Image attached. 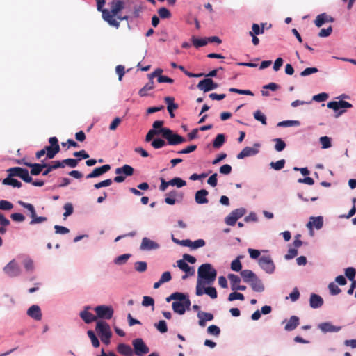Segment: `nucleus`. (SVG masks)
<instances>
[{
  "instance_id": "1",
  "label": "nucleus",
  "mask_w": 356,
  "mask_h": 356,
  "mask_svg": "<svg viewBox=\"0 0 356 356\" xmlns=\"http://www.w3.org/2000/svg\"><path fill=\"white\" fill-rule=\"evenodd\" d=\"M111 9L102 10V18L110 26L116 29L120 27V22L115 19V16L124 9V3L122 0H112L110 3Z\"/></svg>"
},
{
  "instance_id": "2",
  "label": "nucleus",
  "mask_w": 356,
  "mask_h": 356,
  "mask_svg": "<svg viewBox=\"0 0 356 356\" xmlns=\"http://www.w3.org/2000/svg\"><path fill=\"white\" fill-rule=\"evenodd\" d=\"M198 277L205 280L207 284H211L216 277L217 272L210 264H202L197 270Z\"/></svg>"
},
{
  "instance_id": "3",
  "label": "nucleus",
  "mask_w": 356,
  "mask_h": 356,
  "mask_svg": "<svg viewBox=\"0 0 356 356\" xmlns=\"http://www.w3.org/2000/svg\"><path fill=\"white\" fill-rule=\"evenodd\" d=\"M162 136L168 140L170 145H177L186 141L181 136L175 134L168 128H161Z\"/></svg>"
},
{
  "instance_id": "4",
  "label": "nucleus",
  "mask_w": 356,
  "mask_h": 356,
  "mask_svg": "<svg viewBox=\"0 0 356 356\" xmlns=\"http://www.w3.org/2000/svg\"><path fill=\"white\" fill-rule=\"evenodd\" d=\"M7 172L10 177H18L25 182H32V177L29 175V171L26 168L14 167L8 169Z\"/></svg>"
},
{
  "instance_id": "5",
  "label": "nucleus",
  "mask_w": 356,
  "mask_h": 356,
  "mask_svg": "<svg viewBox=\"0 0 356 356\" xmlns=\"http://www.w3.org/2000/svg\"><path fill=\"white\" fill-rule=\"evenodd\" d=\"M246 213L245 208L241 207L233 210L226 218L225 222L227 225L234 226L237 220Z\"/></svg>"
},
{
  "instance_id": "6",
  "label": "nucleus",
  "mask_w": 356,
  "mask_h": 356,
  "mask_svg": "<svg viewBox=\"0 0 356 356\" xmlns=\"http://www.w3.org/2000/svg\"><path fill=\"white\" fill-rule=\"evenodd\" d=\"M134 353L138 356H143L149 352V348L140 338H137L132 341Z\"/></svg>"
},
{
  "instance_id": "7",
  "label": "nucleus",
  "mask_w": 356,
  "mask_h": 356,
  "mask_svg": "<svg viewBox=\"0 0 356 356\" xmlns=\"http://www.w3.org/2000/svg\"><path fill=\"white\" fill-rule=\"evenodd\" d=\"M97 314V318L111 319L113 315V309L111 306L99 305L95 308Z\"/></svg>"
},
{
  "instance_id": "8",
  "label": "nucleus",
  "mask_w": 356,
  "mask_h": 356,
  "mask_svg": "<svg viewBox=\"0 0 356 356\" xmlns=\"http://www.w3.org/2000/svg\"><path fill=\"white\" fill-rule=\"evenodd\" d=\"M3 271L9 277H17L21 274L22 270L17 262L13 259L4 268Z\"/></svg>"
},
{
  "instance_id": "9",
  "label": "nucleus",
  "mask_w": 356,
  "mask_h": 356,
  "mask_svg": "<svg viewBox=\"0 0 356 356\" xmlns=\"http://www.w3.org/2000/svg\"><path fill=\"white\" fill-rule=\"evenodd\" d=\"M259 265L267 273L271 274L275 271V266L270 256H263L259 259Z\"/></svg>"
},
{
  "instance_id": "10",
  "label": "nucleus",
  "mask_w": 356,
  "mask_h": 356,
  "mask_svg": "<svg viewBox=\"0 0 356 356\" xmlns=\"http://www.w3.org/2000/svg\"><path fill=\"white\" fill-rule=\"evenodd\" d=\"M165 202L170 205H174L176 202H181L184 198L183 193L172 190L165 195Z\"/></svg>"
},
{
  "instance_id": "11",
  "label": "nucleus",
  "mask_w": 356,
  "mask_h": 356,
  "mask_svg": "<svg viewBox=\"0 0 356 356\" xmlns=\"http://www.w3.org/2000/svg\"><path fill=\"white\" fill-rule=\"evenodd\" d=\"M97 334L102 337H111L112 332L110 329L109 325L105 321H98L95 328Z\"/></svg>"
},
{
  "instance_id": "12",
  "label": "nucleus",
  "mask_w": 356,
  "mask_h": 356,
  "mask_svg": "<svg viewBox=\"0 0 356 356\" xmlns=\"http://www.w3.org/2000/svg\"><path fill=\"white\" fill-rule=\"evenodd\" d=\"M197 86L200 90L206 92L216 89L218 87V84L214 83L211 79L207 78L200 81Z\"/></svg>"
},
{
  "instance_id": "13",
  "label": "nucleus",
  "mask_w": 356,
  "mask_h": 356,
  "mask_svg": "<svg viewBox=\"0 0 356 356\" xmlns=\"http://www.w3.org/2000/svg\"><path fill=\"white\" fill-rule=\"evenodd\" d=\"M191 306V300H187L183 302H173L172 307L175 313L182 315L185 313L186 310H189Z\"/></svg>"
},
{
  "instance_id": "14",
  "label": "nucleus",
  "mask_w": 356,
  "mask_h": 356,
  "mask_svg": "<svg viewBox=\"0 0 356 356\" xmlns=\"http://www.w3.org/2000/svg\"><path fill=\"white\" fill-rule=\"evenodd\" d=\"M159 247L160 245L158 243L149 239V238L144 237L142 239L140 248L141 250L150 251L157 250Z\"/></svg>"
},
{
  "instance_id": "15",
  "label": "nucleus",
  "mask_w": 356,
  "mask_h": 356,
  "mask_svg": "<svg viewBox=\"0 0 356 356\" xmlns=\"http://www.w3.org/2000/svg\"><path fill=\"white\" fill-rule=\"evenodd\" d=\"M177 266L184 273H186V275L182 276V279L185 280L188 276H192L195 274V269L193 267H191L188 265V264L184 261V260H178L177 261Z\"/></svg>"
},
{
  "instance_id": "16",
  "label": "nucleus",
  "mask_w": 356,
  "mask_h": 356,
  "mask_svg": "<svg viewBox=\"0 0 356 356\" xmlns=\"http://www.w3.org/2000/svg\"><path fill=\"white\" fill-rule=\"evenodd\" d=\"M352 106H353L351 104H350L348 102L343 101V100H341L339 102L332 101V102H328V104H327V107L329 108L333 109L334 111H338L340 108H351Z\"/></svg>"
},
{
  "instance_id": "17",
  "label": "nucleus",
  "mask_w": 356,
  "mask_h": 356,
  "mask_svg": "<svg viewBox=\"0 0 356 356\" xmlns=\"http://www.w3.org/2000/svg\"><path fill=\"white\" fill-rule=\"evenodd\" d=\"M209 192L206 189L197 191L195 195V200L199 204H207L209 202L207 195Z\"/></svg>"
},
{
  "instance_id": "18",
  "label": "nucleus",
  "mask_w": 356,
  "mask_h": 356,
  "mask_svg": "<svg viewBox=\"0 0 356 356\" xmlns=\"http://www.w3.org/2000/svg\"><path fill=\"white\" fill-rule=\"evenodd\" d=\"M111 169V166L108 164L104 165L101 167L96 168L93 171L86 176L87 179L94 178L102 175L104 173L107 172Z\"/></svg>"
},
{
  "instance_id": "19",
  "label": "nucleus",
  "mask_w": 356,
  "mask_h": 356,
  "mask_svg": "<svg viewBox=\"0 0 356 356\" xmlns=\"http://www.w3.org/2000/svg\"><path fill=\"white\" fill-rule=\"evenodd\" d=\"M259 152V149L255 147H245L243 150L236 156L238 159H243L248 156L256 155Z\"/></svg>"
},
{
  "instance_id": "20",
  "label": "nucleus",
  "mask_w": 356,
  "mask_h": 356,
  "mask_svg": "<svg viewBox=\"0 0 356 356\" xmlns=\"http://www.w3.org/2000/svg\"><path fill=\"white\" fill-rule=\"evenodd\" d=\"M27 314L32 318L40 321L42 318V313L39 306L32 305L27 311Z\"/></svg>"
},
{
  "instance_id": "21",
  "label": "nucleus",
  "mask_w": 356,
  "mask_h": 356,
  "mask_svg": "<svg viewBox=\"0 0 356 356\" xmlns=\"http://www.w3.org/2000/svg\"><path fill=\"white\" fill-rule=\"evenodd\" d=\"M310 307L316 309L321 307L323 304V298L317 294L312 293L309 299Z\"/></svg>"
},
{
  "instance_id": "22",
  "label": "nucleus",
  "mask_w": 356,
  "mask_h": 356,
  "mask_svg": "<svg viewBox=\"0 0 356 356\" xmlns=\"http://www.w3.org/2000/svg\"><path fill=\"white\" fill-rule=\"evenodd\" d=\"M318 328L323 332H336L341 330V327H337L332 325L330 323L326 322L318 325Z\"/></svg>"
},
{
  "instance_id": "23",
  "label": "nucleus",
  "mask_w": 356,
  "mask_h": 356,
  "mask_svg": "<svg viewBox=\"0 0 356 356\" xmlns=\"http://www.w3.org/2000/svg\"><path fill=\"white\" fill-rule=\"evenodd\" d=\"M249 284L252 289L256 292H263L265 289L264 284L257 276H256Z\"/></svg>"
},
{
  "instance_id": "24",
  "label": "nucleus",
  "mask_w": 356,
  "mask_h": 356,
  "mask_svg": "<svg viewBox=\"0 0 356 356\" xmlns=\"http://www.w3.org/2000/svg\"><path fill=\"white\" fill-rule=\"evenodd\" d=\"M118 352L124 356H131L134 354V350L130 346L125 343H120L117 347Z\"/></svg>"
},
{
  "instance_id": "25",
  "label": "nucleus",
  "mask_w": 356,
  "mask_h": 356,
  "mask_svg": "<svg viewBox=\"0 0 356 356\" xmlns=\"http://www.w3.org/2000/svg\"><path fill=\"white\" fill-rule=\"evenodd\" d=\"M89 307H86L84 310L80 312V316L86 323H90L97 319V316H94L92 313L89 312L87 309Z\"/></svg>"
},
{
  "instance_id": "26",
  "label": "nucleus",
  "mask_w": 356,
  "mask_h": 356,
  "mask_svg": "<svg viewBox=\"0 0 356 356\" xmlns=\"http://www.w3.org/2000/svg\"><path fill=\"white\" fill-rule=\"evenodd\" d=\"M134 168L127 164L124 165L122 167L116 168L115 171L117 175L124 174L125 176H131L134 174Z\"/></svg>"
},
{
  "instance_id": "27",
  "label": "nucleus",
  "mask_w": 356,
  "mask_h": 356,
  "mask_svg": "<svg viewBox=\"0 0 356 356\" xmlns=\"http://www.w3.org/2000/svg\"><path fill=\"white\" fill-rule=\"evenodd\" d=\"M299 325V318L296 316H292L286 323L284 329L286 331H292L295 330Z\"/></svg>"
},
{
  "instance_id": "28",
  "label": "nucleus",
  "mask_w": 356,
  "mask_h": 356,
  "mask_svg": "<svg viewBox=\"0 0 356 356\" xmlns=\"http://www.w3.org/2000/svg\"><path fill=\"white\" fill-rule=\"evenodd\" d=\"M26 166L31 168L30 173L31 175H34V176L40 175L42 172L43 169L45 167L44 163H31L30 164H26Z\"/></svg>"
},
{
  "instance_id": "29",
  "label": "nucleus",
  "mask_w": 356,
  "mask_h": 356,
  "mask_svg": "<svg viewBox=\"0 0 356 356\" xmlns=\"http://www.w3.org/2000/svg\"><path fill=\"white\" fill-rule=\"evenodd\" d=\"M327 22H333V19L326 13H322L316 17L314 23L316 26L321 27L323 24Z\"/></svg>"
},
{
  "instance_id": "30",
  "label": "nucleus",
  "mask_w": 356,
  "mask_h": 356,
  "mask_svg": "<svg viewBox=\"0 0 356 356\" xmlns=\"http://www.w3.org/2000/svg\"><path fill=\"white\" fill-rule=\"evenodd\" d=\"M323 217H311L310 221L307 223V226L308 227H312V226L315 227L317 229H321L323 227Z\"/></svg>"
},
{
  "instance_id": "31",
  "label": "nucleus",
  "mask_w": 356,
  "mask_h": 356,
  "mask_svg": "<svg viewBox=\"0 0 356 356\" xmlns=\"http://www.w3.org/2000/svg\"><path fill=\"white\" fill-rule=\"evenodd\" d=\"M45 165V170L42 172V175L46 176L53 170L57 169L58 168H61L62 165L60 163V161H55L51 163V164L44 163Z\"/></svg>"
},
{
  "instance_id": "32",
  "label": "nucleus",
  "mask_w": 356,
  "mask_h": 356,
  "mask_svg": "<svg viewBox=\"0 0 356 356\" xmlns=\"http://www.w3.org/2000/svg\"><path fill=\"white\" fill-rule=\"evenodd\" d=\"M241 275L243 281L250 284L252 280L257 276L256 274L250 270H243L241 271Z\"/></svg>"
},
{
  "instance_id": "33",
  "label": "nucleus",
  "mask_w": 356,
  "mask_h": 356,
  "mask_svg": "<svg viewBox=\"0 0 356 356\" xmlns=\"http://www.w3.org/2000/svg\"><path fill=\"white\" fill-rule=\"evenodd\" d=\"M13 177H10V175H8V176L3 180L2 184L4 185L12 186L15 188H21L22 185V183Z\"/></svg>"
},
{
  "instance_id": "34",
  "label": "nucleus",
  "mask_w": 356,
  "mask_h": 356,
  "mask_svg": "<svg viewBox=\"0 0 356 356\" xmlns=\"http://www.w3.org/2000/svg\"><path fill=\"white\" fill-rule=\"evenodd\" d=\"M46 155L47 159H53L60 150V147L46 146Z\"/></svg>"
},
{
  "instance_id": "35",
  "label": "nucleus",
  "mask_w": 356,
  "mask_h": 356,
  "mask_svg": "<svg viewBox=\"0 0 356 356\" xmlns=\"http://www.w3.org/2000/svg\"><path fill=\"white\" fill-rule=\"evenodd\" d=\"M80 160L81 159H66L63 161H60V163L62 165L61 168H64L65 165H67L70 168H75L77 166Z\"/></svg>"
},
{
  "instance_id": "36",
  "label": "nucleus",
  "mask_w": 356,
  "mask_h": 356,
  "mask_svg": "<svg viewBox=\"0 0 356 356\" xmlns=\"http://www.w3.org/2000/svg\"><path fill=\"white\" fill-rule=\"evenodd\" d=\"M154 88V81L153 79H149V81L146 83L144 87H143L138 92V95L140 97H145L147 95V92L148 90H151Z\"/></svg>"
},
{
  "instance_id": "37",
  "label": "nucleus",
  "mask_w": 356,
  "mask_h": 356,
  "mask_svg": "<svg viewBox=\"0 0 356 356\" xmlns=\"http://www.w3.org/2000/svg\"><path fill=\"white\" fill-rule=\"evenodd\" d=\"M171 298H173V300H175V302H183L184 301H186L187 300H189L188 295L180 292H175L172 293Z\"/></svg>"
},
{
  "instance_id": "38",
  "label": "nucleus",
  "mask_w": 356,
  "mask_h": 356,
  "mask_svg": "<svg viewBox=\"0 0 356 356\" xmlns=\"http://www.w3.org/2000/svg\"><path fill=\"white\" fill-rule=\"evenodd\" d=\"M225 136L222 134H219L216 136L213 142V147L214 148L218 149L221 147L223 144L225 143Z\"/></svg>"
},
{
  "instance_id": "39",
  "label": "nucleus",
  "mask_w": 356,
  "mask_h": 356,
  "mask_svg": "<svg viewBox=\"0 0 356 356\" xmlns=\"http://www.w3.org/2000/svg\"><path fill=\"white\" fill-rule=\"evenodd\" d=\"M193 44L196 47L199 48L203 46H205L208 44V40L207 38H196L195 37L193 36L191 38Z\"/></svg>"
},
{
  "instance_id": "40",
  "label": "nucleus",
  "mask_w": 356,
  "mask_h": 356,
  "mask_svg": "<svg viewBox=\"0 0 356 356\" xmlns=\"http://www.w3.org/2000/svg\"><path fill=\"white\" fill-rule=\"evenodd\" d=\"M169 184L172 186H177V188H181L186 185V181L183 180L180 177H175L169 181Z\"/></svg>"
},
{
  "instance_id": "41",
  "label": "nucleus",
  "mask_w": 356,
  "mask_h": 356,
  "mask_svg": "<svg viewBox=\"0 0 356 356\" xmlns=\"http://www.w3.org/2000/svg\"><path fill=\"white\" fill-rule=\"evenodd\" d=\"M18 204L19 205H21L22 207H23L24 208L26 209L30 212L31 218L33 216H34L35 214L36 213L35 207H34V206L33 204H31L30 203L24 202L23 201H21V200L18 201Z\"/></svg>"
},
{
  "instance_id": "42",
  "label": "nucleus",
  "mask_w": 356,
  "mask_h": 356,
  "mask_svg": "<svg viewBox=\"0 0 356 356\" xmlns=\"http://www.w3.org/2000/svg\"><path fill=\"white\" fill-rule=\"evenodd\" d=\"M323 149H327L332 146L331 138L328 136H322L319 139Z\"/></svg>"
},
{
  "instance_id": "43",
  "label": "nucleus",
  "mask_w": 356,
  "mask_h": 356,
  "mask_svg": "<svg viewBox=\"0 0 356 356\" xmlns=\"http://www.w3.org/2000/svg\"><path fill=\"white\" fill-rule=\"evenodd\" d=\"M228 278L230 281V284H231V289H232V287H236L237 286V285L239 284V283L241 282V278L236 275H234V274H229L228 275Z\"/></svg>"
},
{
  "instance_id": "44",
  "label": "nucleus",
  "mask_w": 356,
  "mask_h": 356,
  "mask_svg": "<svg viewBox=\"0 0 356 356\" xmlns=\"http://www.w3.org/2000/svg\"><path fill=\"white\" fill-rule=\"evenodd\" d=\"M159 134H161L162 135V131H161V129H159V130H155L154 129H150L146 136H145V141L146 142H150L152 138H154V136H156V135H159Z\"/></svg>"
},
{
  "instance_id": "45",
  "label": "nucleus",
  "mask_w": 356,
  "mask_h": 356,
  "mask_svg": "<svg viewBox=\"0 0 356 356\" xmlns=\"http://www.w3.org/2000/svg\"><path fill=\"white\" fill-rule=\"evenodd\" d=\"M159 134H161L162 135V131H161V129H159V130H155L154 129H150L146 136H145V141L146 142H150L152 138H154V136H156V135H159Z\"/></svg>"
},
{
  "instance_id": "46",
  "label": "nucleus",
  "mask_w": 356,
  "mask_h": 356,
  "mask_svg": "<svg viewBox=\"0 0 356 356\" xmlns=\"http://www.w3.org/2000/svg\"><path fill=\"white\" fill-rule=\"evenodd\" d=\"M159 134H161L162 135V131H161V129H159V130H155L154 129H150L146 136H145V141L146 142H150L152 138H154V136H156V135H159Z\"/></svg>"
},
{
  "instance_id": "47",
  "label": "nucleus",
  "mask_w": 356,
  "mask_h": 356,
  "mask_svg": "<svg viewBox=\"0 0 356 356\" xmlns=\"http://www.w3.org/2000/svg\"><path fill=\"white\" fill-rule=\"evenodd\" d=\"M254 118L255 120L261 122L262 124L266 125L267 124L266 118L264 113L259 110L256 111L254 113Z\"/></svg>"
},
{
  "instance_id": "48",
  "label": "nucleus",
  "mask_w": 356,
  "mask_h": 356,
  "mask_svg": "<svg viewBox=\"0 0 356 356\" xmlns=\"http://www.w3.org/2000/svg\"><path fill=\"white\" fill-rule=\"evenodd\" d=\"M285 163L286 162H285L284 159H281L276 162L272 161L270 163V166L271 168H273L275 170H280L284 167Z\"/></svg>"
},
{
  "instance_id": "49",
  "label": "nucleus",
  "mask_w": 356,
  "mask_h": 356,
  "mask_svg": "<svg viewBox=\"0 0 356 356\" xmlns=\"http://www.w3.org/2000/svg\"><path fill=\"white\" fill-rule=\"evenodd\" d=\"M154 326L161 333H165L168 331L167 323L164 320L159 321L154 324Z\"/></svg>"
},
{
  "instance_id": "50",
  "label": "nucleus",
  "mask_w": 356,
  "mask_h": 356,
  "mask_svg": "<svg viewBox=\"0 0 356 356\" xmlns=\"http://www.w3.org/2000/svg\"><path fill=\"white\" fill-rule=\"evenodd\" d=\"M158 14L161 19H168L172 15L170 10L164 7H162L158 10Z\"/></svg>"
},
{
  "instance_id": "51",
  "label": "nucleus",
  "mask_w": 356,
  "mask_h": 356,
  "mask_svg": "<svg viewBox=\"0 0 356 356\" xmlns=\"http://www.w3.org/2000/svg\"><path fill=\"white\" fill-rule=\"evenodd\" d=\"M245 297L243 294L238 293L236 291L231 293L228 296V300L229 301H234L235 300H244Z\"/></svg>"
},
{
  "instance_id": "52",
  "label": "nucleus",
  "mask_w": 356,
  "mask_h": 356,
  "mask_svg": "<svg viewBox=\"0 0 356 356\" xmlns=\"http://www.w3.org/2000/svg\"><path fill=\"white\" fill-rule=\"evenodd\" d=\"M264 33V29L260 28V26L257 24H253L252 26V31L249 32L250 35H261Z\"/></svg>"
},
{
  "instance_id": "53",
  "label": "nucleus",
  "mask_w": 356,
  "mask_h": 356,
  "mask_svg": "<svg viewBox=\"0 0 356 356\" xmlns=\"http://www.w3.org/2000/svg\"><path fill=\"white\" fill-rule=\"evenodd\" d=\"M87 334H88L89 338L91 340L92 346L95 348L99 347V341L97 337H96V335L95 334L94 332L92 331V330H88Z\"/></svg>"
},
{
  "instance_id": "54",
  "label": "nucleus",
  "mask_w": 356,
  "mask_h": 356,
  "mask_svg": "<svg viewBox=\"0 0 356 356\" xmlns=\"http://www.w3.org/2000/svg\"><path fill=\"white\" fill-rule=\"evenodd\" d=\"M135 270L138 272L143 273L147 270V263L145 261H137L134 264Z\"/></svg>"
},
{
  "instance_id": "55",
  "label": "nucleus",
  "mask_w": 356,
  "mask_h": 356,
  "mask_svg": "<svg viewBox=\"0 0 356 356\" xmlns=\"http://www.w3.org/2000/svg\"><path fill=\"white\" fill-rule=\"evenodd\" d=\"M207 332L211 335L218 337L220 334V329L217 325H212L208 327Z\"/></svg>"
},
{
  "instance_id": "56",
  "label": "nucleus",
  "mask_w": 356,
  "mask_h": 356,
  "mask_svg": "<svg viewBox=\"0 0 356 356\" xmlns=\"http://www.w3.org/2000/svg\"><path fill=\"white\" fill-rule=\"evenodd\" d=\"M345 275L350 281H353L356 275V270L353 267H348L345 270Z\"/></svg>"
},
{
  "instance_id": "57",
  "label": "nucleus",
  "mask_w": 356,
  "mask_h": 356,
  "mask_svg": "<svg viewBox=\"0 0 356 356\" xmlns=\"http://www.w3.org/2000/svg\"><path fill=\"white\" fill-rule=\"evenodd\" d=\"M328 289L332 295L335 296L341 292V290L339 288V286L334 282H331L328 285Z\"/></svg>"
},
{
  "instance_id": "58",
  "label": "nucleus",
  "mask_w": 356,
  "mask_h": 356,
  "mask_svg": "<svg viewBox=\"0 0 356 356\" xmlns=\"http://www.w3.org/2000/svg\"><path fill=\"white\" fill-rule=\"evenodd\" d=\"M275 149L277 152H281L286 147V143L281 138L275 139Z\"/></svg>"
},
{
  "instance_id": "59",
  "label": "nucleus",
  "mask_w": 356,
  "mask_h": 356,
  "mask_svg": "<svg viewBox=\"0 0 356 356\" xmlns=\"http://www.w3.org/2000/svg\"><path fill=\"white\" fill-rule=\"evenodd\" d=\"M165 145V140L161 138H156L152 141L151 145L154 149H160Z\"/></svg>"
},
{
  "instance_id": "60",
  "label": "nucleus",
  "mask_w": 356,
  "mask_h": 356,
  "mask_svg": "<svg viewBox=\"0 0 356 356\" xmlns=\"http://www.w3.org/2000/svg\"><path fill=\"white\" fill-rule=\"evenodd\" d=\"M130 256L131 255L129 254H122V255L118 257L117 258H115V259L114 261L115 264H118V265L123 264L127 262V261L130 257Z\"/></svg>"
},
{
  "instance_id": "61",
  "label": "nucleus",
  "mask_w": 356,
  "mask_h": 356,
  "mask_svg": "<svg viewBox=\"0 0 356 356\" xmlns=\"http://www.w3.org/2000/svg\"><path fill=\"white\" fill-rule=\"evenodd\" d=\"M204 293L209 296L213 299L216 298L218 296L216 288L212 286L204 288Z\"/></svg>"
},
{
  "instance_id": "62",
  "label": "nucleus",
  "mask_w": 356,
  "mask_h": 356,
  "mask_svg": "<svg viewBox=\"0 0 356 356\" xmlns=\"http://www.w3.org/2000/svg\"><path fill=\"white\" fill-rule=\"evenodd\" d=\"M231 268L232 270L236 272L241 270L242 265L238 258L232 261L231 264Z\"/></svg>"
},
{
  "instance_id": "63",
  "label": "nucleus",
  "mask_w": 356,
  "mask_h": 356,
  "mask_svg": "<svg viewBox=\"0 0 356 356\" xmlns=\"http://www.w3.org/2000/svg\"><path fill=\"white\" fill-rule=\"evenodd\" d=\"M13 204L10 202L4 200L0 201V209L8 211L13 209Z\"/></svg>"
},
{
  "instance_id": "64",
  "label": "nucleus",
  "mask_w": 356,
  "mask_h": 356,
  "mask_svg": "<svg viewBox=\"0 0 356 356\" xmlns=\"http://www.w3.org/2000/svg\"><path fill=\"white\" fill-rule=\"evenodd\" d=\"M113 181L111 179H105L102 181H100L99 183H97L94 185V187L96 188V189H99L100 188H102V187H106V186H109L111 185Z\"/></svg>"
}]
</instances>
